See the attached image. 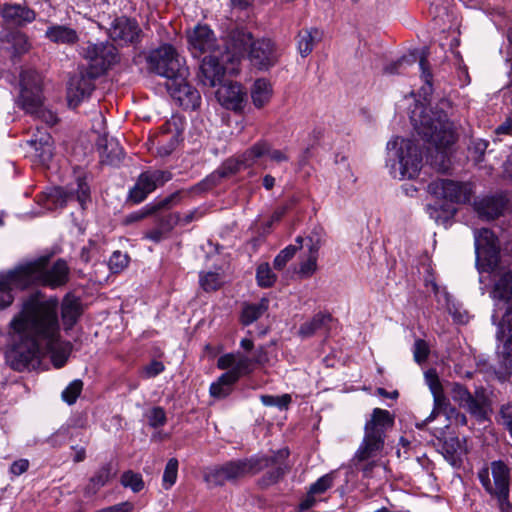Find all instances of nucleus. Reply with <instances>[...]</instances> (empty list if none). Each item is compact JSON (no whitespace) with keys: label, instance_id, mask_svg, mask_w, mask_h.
I'll return each mask as SVG.
<instances>
[{"label":"nucleus","instance_id":"1","mask_svg":"<svg viewBox=\"0 0 512 512\" xmlns=\"http://www.w3.org/2000/svg\"><path fill=\"white\" fill-rule=\"evenodd\" d=\"M7 361L16 371L35 369L41 356L51 352L54 367L62 368L69 357L68 347H60L58 300H43L31 294L22 303L21 311L9 323Z\"/></svg>","mask_w":512,"mask_h":512},{"label":"nucleus","instance_id":"2","mask_svg":"<svg viewBox=\"0 0 512 512\" xmlns=\"http://www.w3.org/2000/svg\"><path fill=\"white\" fill-rule=\"evenodd\" d=\"M476 263L480 271L496 272L493 289L492 322L497 326L496 339L504 341L506 365H512V254L500 255L499 241L487 228L475 232Z\"/></svg>","mask_w":512,"mask_h":512},{"label":"nucleus","instance_id":"3","mask_svg":"<svg viewBox=\"0 0 512 512\" xmlns=\"http://www.w3.org/2000/svg\"><path fill=\"white\" fill-rule=\"evenodd\" d=\"M289 455V449L282 448L273 452L271 456L227 461L206 468L203 479L209 487H218L228 482L236 483L249 474H256L271 467V470L267 471L259 480V485L266 488L279 482L290 471Z\"/></svg>","mask_w":512,"mask_h":512},{"label":"nucleus","instance_id":"4","mask_svg":"<svg viewBox=\"0 0 512 512\" xmlns=\"http://www.w3.org/2000/svg\"><path fill=\"white\" fill-rule=\"evenodd\" d=\"M410 119L417 134L435 148V153L428 157L430 165L438 172L447 173L452 167L450 147L456 141L453 123L447 114L442 108L416 104Z\"/></svg>","mask_w":512,"mask_h":512},{"label":"nucleus","instance_id":"5","mask_svg":"<svg viewBox=\"0 0 512 512\" xmlns=\"http://www.w3.org/2000/svg\"><path fill=\"white\" fill-rule=\"evenodd\" d=\"M393 426L394 415L390 411L381 408L373 409L370 419L364 426L363 440L352 459L355 467L364 477H371L373 469L378 465L377 461L368 460L381 455L387 432Z\"/></svg>","mask_w":512,"mask_h":512},{"label":"nucleus","instance_id":"6","mask_svg":"<svg viewBox=\"0 0 512 512\" xmlns=\"http://www.w3.org/2000/svg\"><path fill=\"white\" fill-rule=\"evenodd\" d=\"M387 153L389 161H393L392 168L398 163L401 178L412 179L418 175L422 154L413 140L395 137L387 143Z\"/></svg>","mask_w":512,"mask_h":512},{"label":"nucleus","instance_id":"7","mask_svg":"<svg viewBox=\"0 0 512 512\" xmlns=\"http://www.w3.org/2000/svg\"><path fill=\"white\" fill-rule=\"evenodd\" d=\"M265 151L267 150L264 144H253L241 155L225 160L217 170L198 183L196 188L206 191L217 186L222 178L230 177L243 169L252 167L258 159L262 158Z\"/></svg>","mask_w":512,"mask_h":512},{"label":"nucleus","instance_id":"8","mask_svg":"<svg viewBox=\"0 0 512 512\" xmlns=\"http://www.w3.org/2000/svg\"><path fill=\"white\" fill-rule=\"evenodd\" d=\"M147 67L151 72L163 76L167 81L176 76H188L189 69L176 49L170 44H163L152 50L147 56Z\"/></svg>","mask_w":512,"mask_h":512},{"label":"nucleus","instance_id":"9","mask_svg":"<svg viewBox=\"0 0 512 512\" xmlns=\"http://www.w3.org/2000/svg\"><path fill=\"white\" fill-rule=\"evenodd\" d=\"M46 259L21 266L28 285L41 284L51 288L65 285L69 280V267L67 263L58 259L50 268H46Z\"/></svg>","mask_w":512,"mask_h":512},{"label":"nucleus","instance_id":"10","mask_svg":"<svg viewBox=\"0 0 512 512\" xmlns=\"http://www.w3.org/2000/svg\"><path fill=\"white\" fill-rule=\"evenodd\" d=\"M451 395L459 407L466 410L478 422L489 420L492 413V401L485 388H476L471 393L464 385L453 383Z\"/></svg>","mask_w":512,"mask_h":512},{"label":"nucleus","instance_id":"11","mask_svg":"<svg viewBox=\"0 0 512 512\" xmlns=\"http://www.w3.org/2000/svg\"><path fill=\"white\" fill-rule=\"evenodd\" d=\"M491 473L493 484L489 479L488 469L479 472V479L486 491L497 498L500 510L509 512L512 509L509 501V469L504 462L494 461L491 463Z\"/></svg>","mask_w":512,"mask_h":512},{"label":"nucleus","instance_id":"12","mask_svg":"<svg viewBox=\"0 0 512 512\" xmlns=\"http://www.w3.org/2000/svg\"><path fill=\"white\" fill-rule=\"evenodd\" d=\"M88 61V66L94 75H103L108 69L119 61L117 48L109 41L87 42L81 52Z\"/></svg>","mask_w":512,"mask_h":512},{"label":"nucleus","instance_id":"13","mask_svg":"<svg viewBox=\"0 0 512 512\" xmlns=\"http://www.w3.org/2000/svg\"><path fill=\"white\" fill-rule=\"evenodd\" d=\"M428 192L438 199L463 204L470 201L472 188L469 183L451 179H437L428 185Z\"/></svg>","mask_w":512,"mask_h":512},{"label":"nucleus","instance_id":"14","mask_svg":"<svg viewBox=\"0 0 512 512\" xmlns=\"http://www.w3.org/2000/svg\"><path fill=\"white\" fill-rule=\"evenodd\" d=\"M107 33L114 42L121 46L136 45L143 36L138 21L125 15L115 17L107 28Z\"/></svg>","mask_w":512,"mask_h":512},{"label":"nucleus","instance_id":"15","mask_svg":"<svg viewBox=\"0 0 512 512\" xmlns=\"http://www.w3.org/2000/svg\"><path fill=\"white\" fill-rule=\"evenodd\" d=\"M228 62L221 51H214L205 56L199 66L197 80L200 84L208 87H215L221 84L226 68L224 63Z\"/></svg>","mask_w":512,"mask_h":512},{"label":"nucleus","instance_id":"16","mask_svg":"<svg viewBox=\"0 0 512 512\" xmlns=\"http://www.w3.org/2000/svg\"><path fill=\"white\" fill-rule=\"evenodd\" d=\"M188 76H176L166 82V88L171 97L180 106L187 110H195L200 106L201 95L199 91L187 82Z\"/></svg>","mask_w":512,"mask_h":512},{"label":"nucleus","instance_id":"17","mask_svg":"<svg viewBox=\"0 0 512 512\" xmlns=\"http://www.w3.org/2000/svg\"><path fill=\"white\" fill-rule=\"evenodd\" d=\"M89 67H81L78 73L70 78L68 86V100L70 105H78L83 99L89 97L95 89L94 81L101 75H94Z\"/></svg>","mask_w":512,"mask_h":512},{"label":"nucleus","instance_id":"18","mask_svg":"<svg viewBox=\"0 0 512 512\" xmlns=\"http://www.w3.org/2000/svg\"><path fill=\"white\" fill-rule=\"evenodd\" d=\"M429 51L427 48L422 49L420 52H414L410 55H405L401 57L399 60L387 65L384 67V73L386 74H396L400 73V69L404 65H413L417 61H419V66L422 72V78L425 82V86L422 87V92L424 95H427L432 90V74L429 69L428 62Z\"/></svg>","mask_w":512,"mask_h":512},{"label":"nucleus","instance_id":"19","mask_svg":"<svg viewBox=\"0 0 512 512\" xmlns=\"http://www.w3.org/2000/svg\"><path fill=\"white\" fill-rule=\"evenodd\" d=\"M170 179L171 173L168 171L156 170L153 172H143L138 177L133 188H131L129 192V199L133 203H140L145 200L148 194Z\"/></svg>","mask_w":512,"mask_h":512},{"label":"nucleus","instance_id":"20","mask_svg":"<svg viewBox=\"0 0 512 512\" xmlns=\"http://www.w3.org/2000/svg\"><path fill=\"white\" fill-rule=\"evenodd\" d=\"M279 57V50L270 39H258L251 44L249 60L259 70H269L277 64Z\"/></svg>","mask_w":512,"mask_h":512},{"label":"nucleus","instance_id":"21","mask_svg":"<svg viewBox=\"0 0 512 512\" xmlns=\"http://www.w3.org/2000/svg\"><path fill=\"white\" fill-rule=\"evenodd\" d=\"M216 91L218 102L226 109L235 112L241 111L247 100V93L237 82H223L218 84Z\"/></svg>","mask_w":512,"mask_h":512},{"label":"nucleus","instance_id":"22","mask_svg":"<svg viewBox=\"0 0 512 512\" xmlns=\"http://www.w3.org/2000/svg\"><path fill=\"white\" fill-rule=\"evenodd\" d=\"M216 39L213 31L206 25H198L188 35L189 48L194 57L204 53L212 54L221 51L215 46Z\"/></svg>","mask_w":512,"mask_h":512},{"label":"nucleus","instance_id":"23","mask_svg":"<svg viewBox=\"0 0 512 512\" xmlns=\"http://www.w3.org/2000/svg\"><path fill=\"white\" fill-rule=\"evenodd\" d=\"M28 286V280L25 279L21 266L7 274L0 275V310L12 304L14 288L24 289Z\"/></svg>","mask_w":512,"mask_h":512},{"label":"nucleus","instance_id":"24","mask_svg":"<svg viewBox=\"0 0 512 512\" xmlns=\"http://www.w3.org/2000/svg\"><path fill=\"white\" fill-rule=\"evenodd\" d=\"M253 36L250 32L243 28H236L229 32L226 41L225 53H222L227 61L234 62L239 60L244 53L251 49L253 43Z\"/></svg>","mask_w":512,"mask_h":512},{"label":"nucleus","instance_id":"25","mask_svg":"<svg viewBox=\"0 0 512 512\" xmlns=\"http://www.w3.org/2000/svg\"><path fill=\"white\" fill-rule=\"evenodd\" d=\"M176 118L167 121L157 136L158 154L160 156L170 155L181 141L182 131L178 127Z\"/></svg>","mask_w":512,"mask_h":512},{"label":"nucleus","instance_id":"26","mask_svg":"<svg viewBox=\"0 0 512 512\" xmlns=\"http://www.w3.org/2000/svg\"><path fill=\"white\" fill-rule=\"evenodd\" d=\"M308 255L305 261L300 264L299 273L302 276L309 277L317 270L318 252L323 244L322 234L316 230L306 238Z\"/></svg>","mask_w":512,"mask_h":512},{"label":"nucleus","instance_id":"27","mask_svg":"<svg viewBox=\"0 0 512 512\" xmlns=\"http://www.w3.org/2000/svg\"><path fill=\"white\" fill-rule=\"evenodd\" d=\"M59 197L63 203L77 201L81 208L85 209L87 203L91 201L90 187L85 178L78 177L74 184H71L65 190L59 191Z\"/></svg>","mask_w":512,"mask_h":512},{"label":"nucleus","instance_id":"28","mask_svg":"<svg viewBox=\"0 0 512 512\" xmlns=\"http://www.w3.org/2000/svg\"><path fill=\"white\" fill-rule=\"evenodd\" d=\"M333 482L334 476L332 473L326 474L319 478L310 486L306 496L299 503V510L305 511L315 506L318 501L322 500V494H324L329 488L332 487Z\"/></svg>","mask_w":512,"mask_h":512},{"label":"nucleus","instance_id":"29","mask_svg":"<svg viewBox=\"0 0 512 512\" xmlns=\"http://www.w3.org/2000/svg\"><path fill=\"white\" fill-rule=\"evenodd\" d=\"M98 150L103 164L118 165L124 158V150L115 138H100Z\"/></svg>","mask_w":512,"mask_h":512},{"label":"nucleus","instance_id":"30","mask_svg":"<svg viewBox=\"0 0 512 512\" xmlns=\"http://www.w3.org/2000/svg\"><path fill=\"white\" fill-rule=\"evenodd\" d=\"M506 199L502 196L485 197L475 203L478 215L486 220H494L503 214Z\"/></svg>","mask_w":512,"mask_h":512},{"label":"nucleus","instance_id":"31","mask_svg":"<svg viewBox=\"0 0 512 512\" xmlns=\"http://www.w3.org/2000/svg\"><path fill=\"white\" fill-rule=\"evenodd\" d=\"M83 313L79 297L68 293L62 300L61 316L65 329H71Z\"/></svg>","mask_w":512,"mask_h":512},{"label":"nucleus","instance_id":"32","mask_svg":"<svg viewBox=\"0 0 512 512\" xmlns=\"http://www.w3.org/2000/svg\"><path fill=\"white\" fill-rule=\"evenodd\" d=\"M2 16L7 22L23 26L34 21L36 13L24 5L5 4L2 9Z\"/></svg>","mask_w":512,"mask_h":512},{"label":"nucleus","instance_id":"33","mask_svg":"<svg viewBox=\"0 0 512 512\" xmlns=\"http://www.w3.org/2000/svg\"><path fill=\"white\" fill-rule=\"evenodd\" d=\"M332 321L333 317L330 313L319 312L300 326L298 335L301 338L306 339L312 337L318 332H326L330 329Z\"/></svg>","mask_w":512,"mask_h":512},{"label":"nucleus","instance_id":"34","mask_svg":"<svg viewBox=\"0 0 512 512\" xmlns=\"http://www.w3.org/2000/svg\"><path fill=\"white\" fill-rule=\"evenodd\" d=\"M45 37L53 43L63 45H74L79 41L75 29L66 25H51L45 31Z\"/></svg>","mask_w":512,"mask_h":512},{"label":"nucleus","instance_id":"35","mask_svg":"<svg viewBox=\"0 0 512 512\" xmlns=\"http://www.w3.org/2000/svg\"><path fill=\"white\" fill-rule=\"evenodd\" d=\"M18 105L27 113L33 115L43 106L41 89H21Z\"/></svg>","mask_w":512,"mask_h":512},{"label":"nucleus","instance_id":"36","mask_svg":"<svg viewBox=\"0 0 512 512\" xmlns=\"http://www.w3.org/2000/svg\"><path fill=\"white\" fill-rule=\"evenodd\" d=\"M112 476V464L106 463L100 467L96 473L90 478L89 483L85 487V495H95L101 487H103Z\"/></svg>","mask_w":512,"mask_h":512},{"label":"nucleus","instance_id":"37","mask_svg":"<svg viewBox=\"0 0 512 512\" xmlns=\"http://www.w3.org/2000/svg\"><path fill=\"white\" fill-rule=\"evenodd\" d=\"M321 32L317 28L303 29L298 33V51L302 57L308 56L316 42L321 39Z\"/></svg>","mask_w":512,"mask_h":512},{"label":"nucleus","instance_id":"38","mask_svg":"<svg viewBox=\"0 0 512 512\" xmlns=\"http://www.w3.org/2000/svg\"><path fill=\"white\" fill-rule=\"evenodd\" d=\"M237 382V375L234 372H225L218 380L211 384L210 394L215 398H225L232 390L233 385Z\"/></svg>","mask_w":512,"mask_h":512},{"label":"nucleus","instance_id":"39","mask_svg":"<svg viewBox=\"0 0 512 512\" xmlns=\"http://www.w3.org/2000/svg\"><path fill=\"white\" fill-rule=\"evenodd\" d=\"M272 86L265 79H258L251 89V98L256 108L264 107L271 99Z\"/></svg>","mask_w":512,"mask_h":512},{"label":"nucleus","instance_id":"40","mask_svg":"<svg viewBox=\"0 0 512 512\" xmlns=\"http://www.w3.org/2000/svg\"><path fill=\"white\" fill-rule=\"evenodd\" d=\"M269 307V300L262 298L258 303L246 305L241 314V322L243 325H250L258 320Z\"/></svg>","mask_w":512,"mask_h":512},{"label":"nucleus","instance_id":"41","mask_svg":"<svg viewBox=\"0 0 512 512\" xmlns=\"http://www.w3.org/2000/svg\"><path fill=\"white\" fill-rule=\"evenodd\" d=\"M426 212L436 223L446 224L455 215L456 209L436 201L426 206Z\"/></svg>","mask_w":512,"mask_h":512},{"label":"nucleus","instance_id":"42","mask_svg":"<svg viewBox=\"0 0 512 512\" xmlns=\"http://www.w3.org/2000/svg\"><path fill=\"white\" fill-rule=\"evenodd\" d=\"M443 454L447 460L455 464L460 459L463 448L458 437L446 439L442 446Z\"/></svg>","mask_w":512,"mask_h":512},{"label":"nucleus","instance_id":"43","mask_svg":"<svg viewBox=\"0 0 512 512\" xmlns=\"http://www.w3.org/2000/svg\"><path fill=\"white\" fill-rule=\"evenodd\" d=\"M488 145L489 143L486 140L471 138L468 144V154L471 160L475 163L482 162Z\"/></svg>","mask_w":512,"mask_h":512},{"label":"nucleus","instance_id":"44","mask_svg":"<svg viewBox=\"0 0 512 512\" xmlns=\"http://www.w3.org/2000/svg\"><path fill=\"white\" fill-rule=\"evenodd\" d=\"M276 278L268 263H262L257 267L256 279L260 287H271L275 283Z\"/></svg>","mask_w":512,"mask_h":512},{"label":"nucleus","instance_id":"45","mask_svg":"<svg viewBox=\"0 0 512 512\" xmlns=\"http://www.w3.org/2000/svg\"><path fill=\"white\" fill-rule=\"evenodd\" d=\"M120 482L124 487L130 488L134 493L140 492L144 488V481L141 474L131 470L122 474Z\"/></svg>","mask_w":512,"mask_h":512},{"label":"nucleus","instance_id":"46","mask_svg":"<svg viewBox=\"0 0 512 512\" xmlns=\"http://www.w3.org/2000/svg\"><path fill=\"white\" fill-rule=\"evenodd\" d=\"M21 89H41V77L37 71L28 69L20 74Z\"/></svg>","mask_w":512,"mask_h":512},{"label":"nucleus","instance_id":"47","mask_svg":"<svg viewBox=\"0 0 512 512\" xmlns=\"http://www.w3.org/2000/svg\"><path fill=\"white\" fill-rule=\"evenodd\" d=\"M83 389V382L79 379L72 381L62 392V399L67 404L72 405L76 402Z\"/></svg>","mask_w":512,"mask_h":512},{"label":"nucleus","instance_id":"48","mask_svg":"<svg viewBox=\"0 0 512 512\" xmlns=\"http://www.w3.org/2000/svg\"><path fill=\"white\" fill-rule=\"evenodd\" d=\"M297 251L298 246L296 245H288L286 248L281 250L274 259V268L277 270H282L286 266L287 262L293 258Z\"/></svg>","mask_w":512,"mask_h":512},{"label":"nucleus","instance_id":"49","mask_svg":"<svg viewBox=\"0 0 512 512\" xmlns=\"http://www.w3.org/2000/svg\"><path fill=\"white\" fill-rule=\"evenodd\" d=\"M180 223L179 213H169L159 216L156 224L168 235Z\"/></svg>","mask_w":512,"mask_h":512},{"label":"nucleus","instance_id":"50","mask_svg":"<svg viewBox=\"0 0 512 512\" xmlns=\"http://www.w3.org/2000/svg\"><path fill=\"white\" fill-rule=\"evenodd\" d=\"M200 284L207 292L215 291L220 288L222 279L218 273L208 272L200 277Z\"/></svg>","mask_w":512,"mask_h":512},{"label":"nucleus","instance_id":"51","mask_svg":"<svg viewBox=\"0 0 512 512\" xmlns=\"http://www.w3.org/2000/svg\"><path fill=\"white\" fill-rule=\"evenodd\" d=\"M148 424L152 428H159L166 424V412L162 407H153L147 414Z\"/></svg>","mask_w":512,"mask_h":512},{"label":"nucleus","instance_id":"52","mask_svg":"<svg viewBox=\"0 0 512 512\" xmlns=\"http://www.w3.org/2000/svg\"><path fill=\"white\" fill-rule=\"evenodd\" d=\"M261 401L266 406H277L280 409H286L291 403V396L289 394L281 396L262 395Z\"/></svg>","mask_w":512,"mask_h":512},{"label":"nucleus","instance_id":"53","mask_svg":"<svg viewBox=\"0 0 512 512\" xmlns=\"http://www.w3.org/2000/svg\"><path fill=\"white\" fill-rule=\"evenodd\" d=\"M177 472L178 460L176 458L169 459L163 474V482L168 485L167 488L171 487L176 482Z\"/></svg>","mask_w":512,"mask_h":512},{"label":"nucleus","instance_id":"54","mask_svg":"<svg viewBox=\"0 0 512 512\" xmlns=\"http://www.w3.org/2000/svg\"><path fill=\"white\" fill-rule=\"evenodd\" d=\"M179 201H180V192L177 191L154 204H149L150 211H152L154 214V213L158 212L159 210L170 209L171 207L176 205Z\"/></svg>","mask_w":512,"mask_h":512},{"label":"nucleus","instance_id":"55","mask_svg":"<svg viewBox=\"0 0 512 512\" xmlns=\"http://www.w3.org/2000/svg\"><path fill=\"white\" fill-rule=\"evenodd\" d=\"M73 434L68 427H61L53 435L48 438V443L52 447L62 446L67 439H72Z\"/></svg>","mask_w":512,"mask_h":512},{"label":"nucleus","instance_id":"56","mask_svg":"<svg viewBox=\"0 0 512 512\" xmlns=\"http://www.w3.org/2000/svg\"><path fill=\"white\" fill-rule=\"evenodd\" d=\"M251 359H249L246 356H239L236 357V364L232 369L228 370L227 372H234L237 375V381L240 379V377L244 374H248L251 372Z\"/></svg>","mask_w":512,"mask_h":512},{"label":"nucleus","instance_id":"57","mask_svg":"<svg viewBox=\"0 0 512 512\" xmlns=\"http://www.w3.org/2000/svg\"><path fill=\"white\" fill-rule=\"evenodd\" d=\"M129 263V258L126 254H122L120 251H115L109 260V267L113 272H119L123 270Z\"/></svg>","mask_w":512,"mask_h":512},{"label":"nucleus","instance_id":"58","mask_svg":"<svg viewBox=\"0 0 512 512\" xmlns=\"http://www.w3.org/2000/svg\"><path fill=\"white\" fill-rule=\"evenodd\" d=\"M414 359L417 363L425 362L429 355V347L425 340L417 339L414 343Z\"/></svg>","mask_w":512,"mask_h":512},{"label":"nucleus","instance_id":"59","mask_svg":"<svg viewBox=\"0 0 512 512\" xmlns=\"http://www.w3.org/2000/svg\"><path fill=\"white\" fill-rule=\"evenodd\" d=\"M255 144H264L266 146V150L262 157L268 156L271 160L275 162H283L288 160V156L281 150L272 149L271 145L266 141H258Z\"/></svg>","mask_w":512,"mask_h":512},{"label":"nucleus","instance_id":"60","mask_svg":"<svg viewBox=\"0 0 512 512\" xmlns=\"http://www.w3.org/2000/svg\"><path fill=\"white\" fill-rule=\"evenodd\" d=\"M499 422L509 431L512 437V404H507L501 407Z\"/></svg>","mask_w":512,"mask_h":512},{"label":"nucleus","instance_id":"61","mask_svg":"<svg viewBox=\"0 0 512 512\" xmlns=\"http://www.w3.org/2000/svg\"><path fill=\"white\" fill-rule=\"evenodd\" d=\"M425 379L432 394H437L438 392L443 391L442 384L435 370H428L425 373Z\"/></svg>","mask_w":512,"mask_h":512},{"label":"nucleus","instance_id":"62","mask_svg":"<svg viewBox=\"0 0 512 512\" xmlns=\"http://www.w3.org/2000/svg\"><path fill=\"white\" fill-rule=\"evenodd\" d=\"M80 441L82 442V445H71V450L75 452L72 458L74 463H80L86 459V446L88 445L89 440L87 438H81Z\"/></svg>","mask_w":512,"mask_h":512},{"label":"nucleus","instance_id":"63","mask_svg":"<svg viewBox=\"0 0 512 512\" xmlns=\"http://www.w3.org/2000/svg\"><path fill=\"white\" fill-rule=\"evenodd\" d=\"M34 149L43 164L48 163L53 157V145L34 146Z\"/></svg>","mask_w":512,"mask_h":512},{"label":"nucleus","instance_id":"64","mask_svg":"<svg viewBox=\"0 0 512 512\" xmlns=\"http://www.w3.org/2000/svg\"><path fill=\"white\" fill-rule=\"evenodd\" d=\"M133 509L134 505L131 502L126 501L103 509H99L95 512H132Z\"/></svg>","mask_w":512,"mask_h":512}]
</instances>
